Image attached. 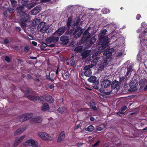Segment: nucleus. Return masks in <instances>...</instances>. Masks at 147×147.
Returning <instances> with one entry per match:
<instances>
[{
  "label": "nucleus",
  "mask_w": 147,
  "mask_h": 147,
  "mask_svg": "<svg viewBox=\"0 0 147 147\" xmlns=\"http://www.w3.org/2000/svg\"><path fill=\"white\" fill-rule=\"evenodd\" d=\"M99 53V52L98 51L94 54L92 57L93 60L91 62V65L86 66L84 67V69L85 70L84 75L86 76H89L91 74L92 72L90 68L95 65L98 61L100 58L97 56Z\"/></svg>",
  "instance_id": "nucleus-1"
},
{
  "label": "nucleus",
  "mask_w": 147,
  "mask_h": 147,
  "mask_svg": "<svg viewBox=\"0 0 147 147\" xmlns=\"http://www.w3.org/2000/svg\"><path fill=\"white\" fill-rule=\"evenodd\" d=\"M83 31V30L81 27L77 26L71 30L70 34L71 35H74L75 38H77L80 36Z\"/></svg>",
  "instance_id": "nucleus-2"
},
{
  "label": "nucleus",
  "mask_w": 147,
  "mask_h": 147,
  "mask_svg": "<svg viewBox=\"0 0 147 147\" xmlns=\"http://www.w3.org/2000/svg\"><path fill=\"white\" fill-rule=\"evenodd\" d=\"M37 134L43 140L49 141L52 140L53 139L50 135L45 132H39Z\"/></svg>",
  "instance_id": "nucleus-3"
},
{
  "label": "nucleus",
  "mask_w": 147,
  "mask_h": 147,
  "mask_svg": "<svg viewBox=\"0 0 147 147\" xmlns=\"http://www.w3.org/2000/svg\"><path fill=\"white\" fill-rule=\"evenodd\" d=\"M21 26L22 27H25L26 26L25 23L27 22L29 19V16L26 13H24L21 15Z\"/></svg>",
  "instance_id": "nucleus-4"
},
{
  "label": "nucleus",
  "mask_w": 147,
  "mask_h": 147,
  "mask_svg": "<svg viewBox=\"0 0 147 147\" xmlns=\"http://www.w3.org/2000/svg\"><path fill=\"white\" fill-rule=\"evenodd\" d=\"M49 28V26L47 23L44 22H42L38 25V29L42 33H44L47 32Z\"/></svg>",
  "instance_id": "nucleus-5"
},
{
  "label": "nucleus",
  "mask_w": 147,
  "mask_h": 147,
  "mask_svg": "<svg viewBox=\"0 0 147 147\" xmlns=\"http://www.w3.org/2000/svg\"><path fill=\"white\" fill-rule=\"evenodd\" d=\"M24 145L31 146L32 147H38V143L36 141L30 139L27 140L24 144Z\"/></svg>",
  "instance_id": "nucleus-6"
},
{
  "label": "nucleus",
  "mask_w": 147,
  "mask_h": 147,
  "mask_svg": "<svg viewBox=\"0 0 147 147\" xmlns=\"http://www.w3.org/2000/svg\"><path fill=\"white\" fill-rule=\"evenodd\" d=\"M100 40V42L101 44H99V45L102 44V47L104 46V45H107L109 42V39L107 36H105L103 37H100L99 38Z\"/></svg>",
  "instance_id": "nucleus-7"
},
{
  "label": "nucleus",
  "mask_w": 147,
  "mask_h": 147,
  "mask_svg": "<svg viewBox=\"0 0 147 147\" xmlns=\"http://www.w3.org/2000/svg\"><path fill=\"white\" fill-rule=\"evenodd\" d=\"M91 27H89L86 30H85L83 34V37L82 39V41H86L90 37V34L89 33L90 30H92Z\"/></svg>",
  "instance_id": "nucleus-8"
},
{
  "label": "nucleus",
  "mask_w": 147,
  "mask_h": 147,
  "mask_svg": "<svg viewBox=\"0 0 147 147\" xmlns=\"http://www.w3.org/2000/svg\"><path fill=\"white\" fill-rule=\"evenodd\" d=\"M59 38L58 37L53 35L52 36L47 38L46 39V41L48 43L51 42L55 43L58 41Z\"/></svg>",
  "instance_id": "nucleus-9"
},
{
  "label": "nucleus",
  "mask_w": 147,
  "mask_h": 147,
  "mask_svg": "<svg viewBox=\"0 0 147 147\" xmlns=\"http://www.w3.org/2000/svg\"><path fill=\"white\" fill-rule=\"evenodd\" d=\"M138 83L137 80H133L130 83L129 86L131 88V90L132 91H135L137 89L136 87L138 85Z\"/></svg>",
  "instance_id": "nucleus-10"
},
{
  "label": "nucleus",
  "mask_w": 147,
  "mask_h": 147,
  "mask_svg": "<svg viewBox=\"0 0 147 147\" xmlns=\"http://www.w3.org/2000/svg\"><path fill=\"white\" fill-rule=\"evenodd\" d=\"M29 1V0H22V3L24 5H26L27 4V7L28 8L30 9L35 5L36 3L35 1L34 2H34L33 3H28Z\"/></svg>",
  "instance_id": "nucleus-11"
},
{
  "label": "nucleus",
  "mask_w": 147,
  "mask_h": 147,
  "mask_svg": "<svg viewBox=\"0 0 147 147\" xmlns=\"http://www.w3.org/2000/svg\"><path fill=\"white\" fill-rule=\"evenodd\" d=\"M145 36L144 34H143V32H142L141 34L139 36L140 40L141 42V45L144 46H147V38H144Z\"/></svg>",
  "instance_id": "nucleus-12"
},
{
  "label": "nucleus",
  "mask_w": 147,
  "mask_h": 147,
  "mask_svg": "<svg viewBox=\"0 0 147 147\" xmlns=\"http://www.w3.org/2000/svg\"><path fill=\"white\" fill-rule=\"evenodd\" d=\"M65 27H62L58 29L53 34V35L59 37L61 36L65 32Z\"/></svg>",
  "instance_id": "nucleus-13"
},
{
  "label": "nucleus",
  "mask_w": 147,
  "mask_h": 147,
  "mask_svg": "<svg viewBox=\"0 0 147 147\" xmlns=\"http://www.w3.org/2000/svg\"><path fill=\"white\" fill-rule=\"evenodd\" d=\"M42 121V118L39 116H35L33 118L30 120V123H40Z\"/></svg>",
  "instance_id": "nucleus-14"
},
{
  "label": "nucleus",
  "mask_w": 147,
  "mask_h": 147,
  "mask_svg": "<svg viewBox=\"0 0 147 147\" xmlns=\"http://www.w3.org/2000/svg\"><path fill=\"white\" fill-rule=\"evenodd\" d=\"M25 136L23 135L17 138L15 140L13 146H17L25 138Z\"/></svg>",
  "instance_id": "nucleus-15"
},
{
  "label": "nucleus",
  "mask_w": 147,
  "mask_h": 147,
  "mask_svg": "<svg viewBox=\"0 0 147 147\" xmlns=\"http://www.w3.org/2000/svg\"><path fill=\"white\" fill-rule=\"evenodd\" d=\"M111 84V82L107 80H105L103 81L101 83V86L103 88H107Z\"/></svg>",
  "instance_id": "nucleus-16"
},
{
  "label": "nucleus",
  "mask_w": 147,
  "mask_h": 147,
  "mask_svg": "<svg viewBox=\"0 0 147 147\" xmlns=\"http://www.w3.org/2000/svg\"><path fill=\"white\" fill-rule=\"evenodd\" d=\"M107 59L106 58L104 59L102 63L99 64V67L101 69H103L106 67L108 64Z\"/></svg>",
  "instance_id": "nucleus-17"
},
{
  "label": "nucleus",
  "mask_w": 147,
  "mask_h": 147,
  "mask_svg": "<svg viewBox=\"0 0 147 147\" xmlns=\"http://www.w3.org/2000/svg\"><path fill=\"white\" fill-rule=\"evenodd\" d=\"M26 97H27L30 100L33 101H36L38 100H40V98L38 96H32V95H25Z\"/></svg>",
  "instance_id": "nucleus-18"
},
{
  "label": "nucleus",
  "mask_w": 147,
  "mask_h": 147,
  "mask_svg": "<svg viewBox=\"0 0 147 147\" xmlns=\"http://www.w3.org/2000/svg\"><path fill=\"white\" fill-rule=\"evenodd\" d=\"M65 134L63 131H62L60 134L57 140V142H61L63 141L65 138Z\"/></svg>",
  "instance_id": "nucleus-19"
},
{
  "label": "nucleus",
  "mask_w": 147,
  "mask_h": 147,
  "mask_svg": "<svg viewBox=\"0 0 147 147\" xmlns=\"http://www.w3.org/2000/svg\"><path fill=\"white\" fill-rule=\"evenodd\" d=\"M26 128L25 127H21L18 129L15 132L14 135L15 136L18 135L22 133L26 129Z\"/></svg>",
  "instance_id": "nucleus-20"
},
{
  "label": "nucleus",
  "mask_w": 147,
  "mask_h": 147,
  "mask_svg": "<svg viewBox=\"0 0 147 147\" xmlns=\"http://www.w3.org/2000/svg\"><path fill=\"white\" fill-rule=\"evenodd\" d=\"M41 10V7L40 6L34 7L32 10L31 13L32 15H35Z\"/></svg>",
  "instance_id": "nucleus-21"
},
{
  "label": "nucleus",
  "mask_w": 147,
  "mask_h": 147,
  "mask_svg": "<svg viewBox=\"0 0 147 147\" xmlns=\"http://www.w3.org/2000/svg\"><path fill=\"white\" fill-rule=\"evenodd\" d=\"M17 10L18 13H19L20 15L23 14L24 13H25L24 11V7L22 6L18 7Z\"/></svg>",
  "instance_id": "nucleus-22"
},
{
  "label": "nucleus",
  "mask_w": 147,
  "mask_h": 147,
  "mask_svg": "<svg viewBox=\"0 0 147 147\" xmlns=\"http://www.w3.org/2000/svg\"><path fill=\"white\" fill-rule=\"evenodd\" d=\"M62 76L63 79L65 80H67L69 77V75L67 72H65V71L62 72Z\"/></svg>",
  "instance_id": "nucleus-23"
},
{
  "label": "nucleus",
  "mask_w": 147,
  "mask_h": 147,
  "mask_svg": "<svg viewBox=\"0 0 147 147\" xmlns=\"http://www.w3.org/2000/svg\"><path fill=\"white\" fill-rule=\"evenodd\" d=\"M41 109L43 111H46L49 109V106L47 103H45L42 106Z\"/></svg>",
  "instance_id": "nucleus-24"
},
{
  "label": "nucleus",
  "mask_w": 147,
  "mask_h": 147,
  "mask_svg": "<svg viewBox=\"0 0 147 147\" xmlns=\"http://www.w3.org/2000/svg\"><path fill=\"white\" fill-rule=\"evenodd\" d=\"M45 99L49 102H53L54 101V99L50 96H47L45 97Z\"/></svg>",
  "instance_id": "nucleus-25"
},
{
  "label": "nucleus",
  "mask_w": 147,
  "mask_h": 147,
  "mask_svg": "<svg viewBox=\"0 0 147 147\" xmlns=\"http://www.w3.org/2000/svg\"><path fill=\"white\" fill-rule=\"evenodd\" d=\"M126 107L125 106H124L121 108V111H120L119 112L117 113V115L118 116H121L123 114V112L125 111L126 109Z\"/></svg>",
  "instance_id": "nucleus-26"
},
{
  "label": "nucleus",
  "mask_w": 147,
  "mask_h": 147,
  "mask_svg": "<svg viewBox=\"0 0 147 147\" xmlns=\"http://www.w3.org/2000/svg\"><path fill=\"white\" fill-rule=\"evenodd\" d=\"M57 110L58 112L60 113H65L67 111L66 109L64 107H61L59 108Z\"/></svg>",
  "instance_id": "nucleus-27"
},
{
  "label": "nucleus",
  "mask_w": 147,
  "mask_h": 147,
  "mask_svg": "<svg viewBox=\"0 0 147 147\" xmlns=\"http://www.w3.org/2000/svg\"><path fill=\"white\" fill-rule=\"evenodd\" d=\"M60 40L61 41L68 42L69 41L68 37L65 36H63L60 38Z\"/></svg>",
  "instance_id": "nucleus-28"
},
{
  "label": "nucleus",
  "mask_w": 147,
  "mask_h": 147,
  "mask_svg": "<svg viewBox=\"0 0 147 147\" xmlns=\"http://www.w3.org/2000/svg\"><path fill=\"white\" fill-rule=\"evenodd\" d=\"M118 82L117 81H114L112 83L111 85V87L112 88H117L118 86Z\"/></svg>",
  "instance_id": "nucleus-29"
},
{
  "label": "nucleus",
  "mask_w": 147,
  "mask_h": 147,
  "mask_svg": "<svg viewBox=\"0 0 147 147\" xmlns=\"http://www.w3.org/2000/svg\"><path fill=\"white\" fill-rule=\"evenodd\" d=\"M96 78L95 76H92L89 78L88 80L90 82L94 83L96 81Z\"/></svg>",
  "instance_id": "nucleus-30"
},
{
  "label": "nucleus",
  "mask_w": 147,
  "mask_h": 147,
  "mask_svg": "<svg viewBox=\"0 0 147 147\" xmlns=\"http://www.w3.org/2000/svg\"><path fill=\"white\" fill-rule=\"evenodd\" d=\"M19 121H24L27 120L25 114H23L20 116L19 118Z\"/></svg>",
  "instance_id": "nucleus-31"
},
{
  "label": "nucleus",
  "mask_w": 147,
  "mask_h": 147,
  "mask_svg": "<svg viewBox=\"0 0 147 147\" xmlns=\"http://www.w3.org/2000/svg\"><path fill=\"white\" fill-rule=\"evenodd\" d=\"M96 41V39L95 37H93L88 42L90 44L89 45V46L92 45V44H94L95 42Z\"/></svg>",
  "instance_id": "nucleus-32"
},
{
  "label": "nucleus",
  "mask_w": 147,
  "mask_h": 147,
  "mask_svg": "<svg viewBox=\"0 0 147 147\" xmlns=\"http://www.w3.org/2000/svg\"><path fill=\"white\" fill-rule=\"evenodd\" d=\"M107 31L106 29H104L103 30L98 36L99 38H100V37H102L104 36V35L106 34Z\"/></svg>",
  "instance_id": "nucleus-33"
},
{
  "label": "nucleus",
  "mask_w": 147,
  "mask_h": 147,
  "mask_svg": "<svg viewBox=\"0 0 147 147\" xmlns=\"http://www.w3.org/2000/svg\"><path fill=\"white\" fill-rule=\"evenodd\" d=\"M89 53L87 51L83 52L82 53V56L83 58H85L89 55Z\"/></svg>",
  "instance_id": "nucleus-34"
},
{
  "label": "nucleus",
  "mask_w": 147,
  "mask_h": 147,
  "mask_svg": "<svg viewBox=\"0 0 147 147\" xmlns=\"http://www.w3.org/2000/svg\"><path fill=\"white\" fill-rule=\"evenodd\" d=\"M94 128L92 125H90L87 128L85 129V130L88 131L89 132H91L94 129Z\"/></svg>",
  "instance_id": "nucleus-35"
},
{
  "label": "nucleus",
  "mask_w": 147,
  "mask_h": 147,
  "mask_svg": "<svg viewBox=\"0 0 147 147\" xmlns=\"http://www.w3.org/2000/svg\"><path fill=\"white\" fill-rule=\"evenodd\" d=\"M40 19H35L32 22L34 26H36L40 22Z\"/></svg>",
  "instance_id": "nucleus-36"
},
{
  "label": "nucleus",
  "mask_w": 147,
  "mask_h": 147,
  "mask_svg": "<svg viewBox=\"0 0 147 147\" xmlns=\"http://www.w3.org/2000/svg\"><path fill=\"white\" fill-rule=\"evenodd\" d=\"M82 49L83 47L82 46H80L76 47L74 50L75 51L79 52L82 51Z\"/></svg>",
  "instance_id": "nucleus-37"
},
{
  "label": "nucleus",
  "mask_w": 147,
  "mask_h": 147,
  "mask_svg": "<svg viewBox=\"0 0 147 147\" xmlns=\"http://www.w3.org/2000/svg\"><path fill=\"white\" fill-rule=\"evenodd\" d=\"M90 108L92 109L93 110H96L97 109L95 106V104L93 102H92L90 103Z\"/></svg>",
  "instance_id": "nucleus-38"
},
{
  "label": "nucleus",
  "mask_w": 147,
  "mask_h": 147,
  "mask_svg": "<svg viewBox=\"0 0 147 147\" xmlns=\"http://www.w3.org/2000/svg\"><path fill=\"white\" fill-rule=\"evenodd\" d=\"M102 13L104 14H106L110 12V11L108 9L104 8L101 11Z\"/></svg>",
  "instance_id": "nucleus-39"
},
{
  "label": "nucleus",
  "mask_w": 147,
  "mask_h": 147,
  "mask_svg": "<svg viewBox=\"0 0 147 147\" xmlns=\"http://www.w3.org/2000/svg\"><path fill=\"white\" fill-rule=\"evenodd\" d=\"M46 79L49 80L52 82L54 81L53 77H51L50 76V74L49 73V74H47L46 75Z\"/></svg>",
  "instance_id": "nucleus-40"
},
{
  "label": "nucleus",
  "mask_w": 147,
  "mask_h": 147,
  "mask_svg": "<svg viewBox=\"0 0 147 147\" xmlns=\"http://www.w3.org/2000/svg\"><path fill=\"white\" fill-rule=\"evenodd\" d=\"M27 119V120L30 118L32 117V115L30 113H26L25 114Z\"/></svg>",
  "instance_id": "nucleus-41"
},
{
  "label": "nucleus",
  "mask_w": 147,
  "mask_h": 147,
  "mask_svg": "<svg viewBox=\"0 0 147 147\" xmlns=\"http://www.w3.org/2000/svg\"><path fill=\"white\" fill-rule=\"evenodd\" d=\"M111 50H109V49H106L104 53V55H106L108 54H109L111 52Z\"/></svg>",
  "instance_id": "nucleus-42"
},
{
  "label": "nucleus",
  "mask_w": 147,
  "mask_h": 147,
  "mask_svg": "<svg viewBox=\"0 0 147 147\" xmlns=\"http://www.w3.org/2000/svg\"><path fill=\"white\" fill-rule=\"evenodd\" d=\"M4 14L6 17H8L10 15L9 11H8L7 9L4 12Z\"/></svg>",
  "instance_id": "nucleus-43"
},
{
  "label": "nucleus",
  "mask_w": 147,
  "mask_h": 147,
  "mask_svg": "<svg viewBox=\"0 0 147 147\" xmlns=\"http://www.w3.org/2000/svg\"><path fill=\"white\" fill-rule=\"evenodd\" d=\"M132 65H130L128 69V70L127 73V75H128L129 74V72L132 71Z\"/></svg>",
  "instance_id": "nucleus-44"
},
{
  "label": "nucleus",
  "mask_w": 147,
  "mask_h": 147,
  "mask_svg": "<svg viewBox=\"0 0 147 147\" xmlns=\"http://www.w3.org/2000/svg\"><path fill=\"white\" fill-rule=\"evenodd\" d=\"M11 4L13 6H15L17 4V2L14 0H10Z\"/></svg>",
  "instance_id": "nucleus-45"
},
{
  "label": "nucleus",
  "mask_w": 147,
  "mask_h": 147,
  "mask_svg": "<svg viewBox=\"0 0 147 147\" xmlns=\"http://www.w3.org/2000/svg\"><path fill=\"white\" fill-rule=\"evenodd\" d=\"M137 59L138 61H141L142 59L141 53H139L137 55Z\"/></svg>",
  "instance_id": "nucleus-46"
},
{
  "label": "nucleus",
  "mask_w": 147,
  "mask_h": 147,
  "mask_svg": "<svg viewBox=\"0 0 147 147\" xmlns=\"http://www.w3.org/2000/svg\"><path fill=\"white\" fill-rule=\"evenodd\" d=\"M69 63L71 66H73L74 64L75 61L73 59H71Z\"/></svg>",
  "instance_id": "nucleus-47"
},
{
  "label": "nucleus",
  "mask_w": 147,
  "mask_h": 147,
  "mask_svg": "<svg viewBox=\"0 0 147 147\" xmlns=\"http://www.w3.org/2000/svg\"><path fill=\"white\" fill-rule=\"evenodd\" d=\"M48 87L50 89H52L54 87V85L52 84H49L48 85Z\"/></svg>",
  "instance_id": "nucleus-48"
},
{
  "label": "nucleus",
  "mask_w": 147,
  "mask_h": 147,
  "mask_svg": "<svg viewBox=\"0 0 147 147\" xmlns=\"http://www.w3.org/2000/svg\"><path fill=\"white\" fill-rule=\"evenodd\" d=\"M47 45L44 42L41 43V47H47Z\"/></svg>",
  "instance_id": "nucleus-49"
},
{
  "label": "nucleus",
  "mask_w": 147,
  "mask_h": 147,
  "mask_svg": "<svg viewBox=\"0 0 147 147\" xmlns=\"http://www.w3.org/2000/svg\"><path fill=\"white\" fill-rule=\"evenodd\" d=\"M99 143H100V141H98L96 143H95L92 146L93 147L97 146L98 145Z\"/></svg>",
  "instance_id": "nucleus-50"
},
{
  "label": "nucleus",
  "mask_w": 147,
  "mask_h": 147,
  "mask_svg": "<svg viewBox=\"0 0 147 147\" xmlns=\"http://www.w3.org/2000/svg\"><path fill=\"white\" fill-rule=\"evenodd\" d=\"M30 48L29 46H26L25 47L24 51H25L27 52L29 50Z\"/></svg>",
  "instance_id": "nucleus-51"
},
{
  "label": "nucleus",
  "mask_w": 147,
  "mask_h": 147,
  "mask_svg": "<svg viewBox=\"0 0 147 147\" xmlns=\"http://www.w3.org/2000/svg\"><path fill=\"white\" fill-rule=\"evenodd\" d=\"M7 10L9 11V13L10 14L11 13H13L14 11V10L13 9L10 8L8 9Z\"/></svg>",
  "instance_id": "nucleus-52"
},
{
  "label": "nucleus",
  "mask_w": 147,
  "mask_h": 147,
  "mask_svg": "<svg viewBox=\"0 0 147 147\" xmlns=\"http://www.w3.org/2000/svg\"><path fill=\"white\" fill-rule=\"evenodd\" d=\"M5 60L7 62H9L10 61V59L9 57L7 56H6L5 58Z\"/></svg>",
  "instance_id": "nucleus-53"
},
{
  "label": "nucleus",
  "mask_w": 147,
  "mask_h": 147,
  "mask_svg": "<svg viewBox=\"0 0 147 147\" xmlns=\"http://www.w3.org/2000/svg\"><path fill=\"white\" fill-rule=\"evenodd\" d=\"M143 34H144V35L145 36V37H144V38H147V30L146 31H144L143 32Z\"/></svg>",
  "instance_id": "nucleus-54"
},
{
  "label": "nucleus",
  "mask_w": 147,
  "mask_h": 147,
  "mask_svg": "<svg viewBox=\"0 0 147 147\" xmlns=\"http://www.w3.org/2000/svg\"><path fill=\"white\" fill-rule=\"evenodd\" d=\"M124 76H122L121 77H119V80L121 82L123 81L125 79Z\"/></svg>",
  "instance_id": "nucleus-55"
},
{
  "label": "nucleus",
  "mask_w": 147,
  "mask_h": 147,
  "mask_svg": "<svg viewBox=\"0 0 147 147\" xmlns=\"http://www.w3.org/2000/svg\"><path fill=\"white\" fill-rule=\"evenodd\" d=\"M27 77L29 79H31L33 78V77L32 76L30 75V74H28L27 75Z\"/></svg>",
  "instance_id": "nucleus-56"
},
{
  "label": "nucleus",
  "mask_w": 147,
  "mask_h": 147,
  "mask_svg": "<svg viewBox=\"0 0 147 147\" xmlns=\"http://www.w3.org/2000/svg\"><path fill=\"white\" fill-rule=\"evenodd\" d=\"M71 17H69L68 18L67 22L71 23Z\"/></svg>",
  "instance_id": "nucleus-57"
},
{
  "label": "nucleus",
  "mask_w": 147,
  "mask_h": 147,
  "mask_svg": "<svg viewBox=\"0 0 147 147\" xmlns=\"http://www.w3.org/2000/svg\"><path fill=\"white\" fill-rule=\"evenodd\" d=\"M141 17V15L140 14H138L136 17V18L137 20H139Z\"/></svg>",
  "instance_id": "nucleus-58"
},
{
  "label": "nucleus",
  "mask_w": 147,
  "mask_h": 147,
  "mask_svg": "<svg viewBox=\"0 0 147 147\" xmlns=\"http://www.w3.org/2000/svg\"><path fill=\"white\" fill-rule=\"evenodd\" d=\"M32 43L34 46H36L37 45V43L35 41H32Z\"/></svg>",
  "instance_id": "nucleus-59"
},
{
  "label": "nucleus",
  "mask_w": 147,
  "mask_h": 147,
  "mask_svg": "<svg viewBox=\"0 0 147 147\" xmlns=\"http://www.w3.org/2000/svg\"><path fill=\"white\" fill-rule=\"evenodd\" d=\"M16 28L17 30H18V31H20L21 30V29L20 27H18V26L16 27Z\"/></svg>",
  "instance_id": "nucleus-60"
},
{
  "label": "nucleus",
  "mask_w": 147,
  "mask_h": 147,
  "mask_svg": "<svg viewBox=\"0 0 147 147\" xmlns=\"http://www.w3.org/2000/svg\"><path fill=\"white\" fill-rule=\"evenodd\" d=\"M4 42L5 44H7L9 43V40L7 39H6L4 40Z\"/></svg>",
  "instance_id": "nucleus-61"
},
{
  "label": "nucleus",
  "mask_w": 147,
  "mask_h": 147,
  "mask_svg": "<svg viewBox=\"0 0 147 147\" xmlns=\"http://www.w3.org/2000/svg\"><path fill=\"white\" fill-rule=\"evenodd\" d=\"M102 130V127H98L97 129V130L98 131H100Z\"/></svg>",
  "instance_id": "nucleus-62"
},
{
  "label": "nucleus",
  "mask_w": 147,
  "mask_h": 147,
  "mask_svg": "<svg viewBox=\"0 0 147 147\" xmlns=\"http://www.w3.org/2000/svg\"><path fill=\"white\" fill-rule=\"evenodd\" d=\"M146 24L145 23V22H143L141 24V25L142 26L145 28V25H146Z\"/></svg>",
  "instance_id": "nucleus-63"
},
{
  "label": "nucleus",
  "mask_w": 147,
  "mask_h": 147,
  "mask_svg": "<svg viewBox=\"0 0 147 147\" xmlns=\"http://www.w3.org/2000/svg\"><path fill=\"white\" fill-rule=\"evenodd\" d=\"M71 23H68L67 22V27H68V28H69L70 26H71Z\"/></svg>",
  "instance_id": "nucleus-64"
}]
</instances>
